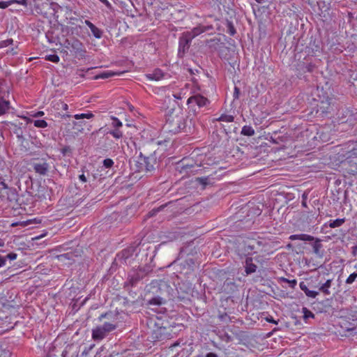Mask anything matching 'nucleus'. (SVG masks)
Instances as JSON below:
<instances>
[{"label": "nucleus", "instance_id": "7ed1b4c3", "mask_svg": "<svg viewBox=\"0 0 357 357\" xmlns=\"http://www.w3.org/2000/svg\"><path fill=\"white\" fill-rule=\"evenodd\" d=\"M209 102H210L209 100L206 98H205L201 95L192 96L190 97L187 100V103L188 105L195 103L199 107H203L207 106L209 104Z\"/></svg>", "mask_w": 357, "mask_h": 357}, {"label": "nucleus", "instance_id": "dca6fc26", "mask_svg": "<svg viewBox=\"0 0 357 357\" xmlns=\"http://www.w3.org/2000/svg\"><path fill=\"white\" fill-rule=\"evenodd\" d=\"M71 48L76 52V53H80L84 52L83 50V45L82 43L78 40H74L71 44H70Z\"/></svg>", "mask_w": 357, "mask_h": 357}, {"label": "nucleus", "instance_id": "4c0bfd02", "mask_svg": "<svg viewBox=\"0 0 357 357\" xmlns=\"http://www.w3.org/2000/svg\"><path fill=\"white\" fill-rule=\"evenodd\" d=\"M158 300H159L158 298H153V299L150 301V303H151V304H153V305H160V304H161V302H160Z\"/></svg>", "mask_w": 357, "mask_h": 357}, {"label": "nucleus", "instance_id": "aec40b11", "mask_svg": "<svg viewBox=\"0 0 357 357\" xmlns=\"http://www.w3.org/2000/svg\"><path fill=\"white\" fill-rule=\"evenodd\" d=\"M234 118L231 115L222 114L219 118L216 119V121L230 123L234 121Z\"/></svg>", "mask_w": 357, "mask_h": 357}, {"label": "nucleus", "instance_id": "72a5a7b5", "mask_svg": "<svg viewBox=\"0 0 357 357\" xmlns=\"http://www.w3.org/2000/svg\"><path fill=\"white\" fill-rule=\"evenodd\" d=\"M45 114L44 112L38 111L37 112H33L30 116L34 118L43 116Z\"/></svg>", "mask_w": 357, "mask_h": 357}, {"label": "nucleus", "instance_id": "58836bf2", "mask_svg": "<svg viewBox=\"0 0 357 357\" xmlns=\"http://www.w3.org/2000/svg\"><path fill=\"white\" fill-rule=\"evenodd\" d=\"M9 3L6 1H0V8H6L8 6Z\"/></svg>", "mask_w": 357, "mask_h": 357}, {"label": "nucleus", "instance_id": "7c9ffc66", "mask_svg": "<svg viewBox=\"0 0 357 357\" xmlns=\"http://www.w3.org/2000/svg\"><path fill=\"white\" fill-rule=\"evenodd\" d=\"M348 158H357V148H354L349 151Z\"/></svg>", "mask_w": 357, "mask_h": 357}, {"label": "nucleus", "instance_id": "20e7f679", "mask_svg": "<svg viewBox=\"0 0 357 357\" xmlns=\"http://www.w3.org/2000/svg\"><path fill=\"white\" fill-rule=\"evenodd\" d=\"M333 278H328L325 281L321 280L319 282V292L322 293L325 296H329L332 294L331 290Z\"/></svg>", "mask_w": 357, "mask_h": 357}, {"label": "nucleus", "instance_id": "c756f323", "mask_svg": "<svg viewBox=\"0 0 357 357\" xmlns=\"http://www.w3.org/2000/svg\"><path fill=\"white\" fill-rule=\"evenodd\" d=\"M115 73H113V72H106V73H103L102 74H100L98 77L100 78H102V79H105V78H108V77H110L113 75H114Z\"/></svg>", "mask_w": 357, "mask_h": 357}, {"label": "nucleus", "instance_id": "a211bd4d", "mask_svg": "<svg viewBox=\"0 0 357 357\" xmlns=\"http://www.w3.org/2000/svg\"><path fill=\"white\" fill-rule=\"evenodd\" d=\"M344 222H345V218H338L336 220H330L328 225L331 228H335V227H340Z\"/></svg>", "mask_w": 357, "mask_h": 357}, {"label": "nucleus", "instance_id": "2eb2a0df", "mask_svg": "<svg viewBox=\"0 0 357 357\" xmlns=\"http://www.w3.org/2000/svg\"><path fill=\"white\" fill-rule=\"evenodd\" d=\"M27 123H33L34 126L36 127V128H45L46 127H47L48 124L45 121V120H33L30 118H26L25 117L24 118Z\"/></svg>", "mask_w": 357, "mask_h": 357}, {"label": "nucleus", "instance_id": "39448f33", "mask_svg": "<svg viewBox=\"0 0 357 357\" xmlns=\"http://www.w3.org/2000/svg\"><path fill=\"white\" fill-rule=\"evenodd\" d=\"M183 116L176 115L175 117H173L172 115L167 119V123L172 126V130L176 132L181 129V125L183 120Z\"/></svg>", "mask_w": 357, "mask_h": 357}, {"label": "nucleus", "instance_id": "09e8293b", "mask_svg": "<svg viewBox=\"0 0 357 357\" xmlns=\"http://www.w3.org/2000/svg\"><path fill=\"white\" fill-rule=\"evenodd\" d=\"M17 137H18L19 139H24V138H23V137H22V135H17Z\"/></svg>", "mask_w": 357, "mask_h": 357}, {"label": "nucleus", "instance_id": "0eeeda50", "mask_svg": "<svg viewBox=\"0 0 357 357\" xmlns=\"http://www.w3.org/2000/svg\"><path fill=\"white\" fill-rule=\"evenodd\" d=\"M146 78L150 81H159L165 77V73L159 68L145 75Z\"/></svg>", "mask_w": 357, "mask_h": 357}, {"label": "nucleus", "instance_id": "bb28decb", "mask_svg": "<svg viewBox=\"0 0 357 357\" xmlns=\"http://www.w3.org/2000/svg\"><path fill=\"white\" fill-rule=\"evenodd\" d=\"M13 43V40L10 38L0 41V49L8 47Z\"/></svg>", "mask_w": 357, "mask_h": 357}, {"label": "nucleus", "instance_id": "f8f14e48", "mask_svg": "<svg viewBox=\"0 0 357 357\" xmlns=\"http://www.w3.org/2000/svg\"><path fill=\"white\" fill-rule=\"evenodd\" d=\"M84 23L89 26L92 34L96 38H100L102 35V31L96 27L92 22L89 20H85Z\"/></svg>", "mask_w": 357, "mask_h": 357}, {"label": "nucleus", "instance_id": "4be33fe9", "mask_svg": "<svg viewBox=\"0 0 357 357\" xmlns=\"http://www.w3.org/2000/svg\"><path fill=\"white\" fill-rule=\"evenodd\" d=\"M108 134L112 135L116 139H120L123 137V132L119 129H114L108 132Z\"/></svg>", "mask_w": 357, "mask_h": 357}, {"label": "nucleus", "instance_id": "6e6552de", "mask_svg": "<svg viewBox=\"0 0 357 357\" xmlns=\"http://www.w3.org/2000/svg\"><path fill=\"white\" fill-rule=\"evenodd\" d=\"M33 167L37 174L45 176L47 174L50 166L47 162H43L42 163H34Z\"/></svg>", "mask_w": 357, "mask_h": 357}, {"label": "nucleus", "instance_id": "a878e982", "mask_svg": "<svg viewBox=\"0 0 357 357\" xmlns=\"http://www.w3.org/2000/svg\"><path fill=\"white\" fill-rule=\"evenodd\" d=\"M112 126L115 128V129H119V128L122 127L123 124L122 122L116 117H112Z\"/></svg>", "mask_w": 357, "mask_h": 357}, {"label": "nucleus", "instance_id": "9d476101", "mask_svg": "<svg viewBox=\"0 0 357 357\" xmlns=\"http://www.w3.org/2000/svg\"><path fill=\"white\" fill-rule=\"evenodd\" d=\"M252 261V258L251 257H248L245 259V271L247 275L255 273L257 271V266L255 264H253Z\"/></svg>", "mask_w": 357, "mask_h": 357}, {"label": "nucleus", "instance_id": "9b49d317", "mask_svg": "<svg viewBox=\"0 0 357 357\" xmlns=\"http://www.w3.org/2000/svg\"><path fill=\"white\" fill-rule=\"evenodd\" d=\"M299 287L303 291L305 295L309 298H315L319 295V291L310 290L304 282H301Z\"/></svg>", "mask_w": 357, "mask_h": 357}, {"label": "nucleus", "instance_id": "473e14b6", "mask_svg": "<svg viewBox=\"0 0 357 357\" xmlns=\"http://www.w3.org/2000/svg\"><path fill=\"white\" fill-rule=\"evenodd\" d=\"M17 256V255L16 253L10 252L6 256V259H9V260H15V259H16Z\"/></svg>", "mask_w": 357, "mask_h": 357}, {"label": "nucleus", "instance_id": "f03ea898", "mask_svg": "<svg viewBox=\"0 0 357 357\" xmlns=\"http://www.w3.org/2000/svg\"><path fill=\"white\" fill-rule=\"evenodd\" d=\"M191 38L184 32L179 38L178 52L179 56L182 57L186 51L188 50L191 43Z\"/></svg>", "mask_w": 357, "mask_h": 357}, {"label": "nucleus", "instance_id": "de8ad7c7", "mask_svg": "<svg viewBox=\"0 0 357 357\" xmlns=\"http://www.w3.org/2000/svg\"><path fill=\"white\" fill-rule=\"evenodd\" d=\"M10 52H12L13 54H16V52L14 51V49L12 48Z\"/></svg>", "mask_w": 357, "mask_h": 357}, {"label": "nucleus", "instance_id": "f257e3e1", "mask_svg": "<svg viewBox=\"0 0 357 357\" xmlns=\"http://www.w3.org/2000/svg\"><path fill=\"white\" fill-rule=\"evenodd\" d=\"M98 320L102 322V325L96 326L92 330V338L95 341L104 339L118 327L119 324L118 315L112 312L100 314Z\"/></svg>", "mask_w": 357, "mask_h": 357}, {"label": "nucleus", "instance_id": "79ce46f5", "mask_svg": "<svg viewBox=\"0 0 357 357\" xmlns=\"http://www.w3.org/2000/svg\"><path fill=\"white\" fill-rule=\"evenodd\" d=\"M79 178L81 181H82L84 183L86 182V181H87L84 174L79 175Z\"/></svg>", "mask_w": 357, "mask_h": 357}, {"label": "nucleus", "instance_id": "f704fd0d", "mask_svg": "<svg viewBox=\"0 0 357 357\" xmlns=\"http://www.w3.org/2000/svg\"><path fill=\"white\" fill-rule=\"evenodd\" d=\"M239 93H240V90H239V89L238 87L236 86L234 88V99L238 98Z\"/></svg>", "mask_w": 357, "mask_h": 357}, {"label": "nucleus", "instance_id": "6ab92c4d", "mask_svg": "<svg viewBox=\"0 0 357 357\" xmlns=\"http://www.w3.org/2000/svg\"><path fill=\"white\" fill-rule=\"evenodd\" d=\"M279 280L280 282H286L289 284V287L294 289L296 285L297 284V280H295V279H293V280H289L286 278H284V277H281L279 278Z\"/></svg>", "mask_w": 357, "mask_h": 357}, {"label": "nucleus", "instance_id": "2f4dec72", "mask_svg": "<svg viewBox=\"0 0 357 357\" xmlns=\"http://www.w3.org/2000/svg\"><path fill=\"white\" fill-rule=\"evenodd\" d=\"M197 181L202 185H206L208 184V178L206 177H199L197 178Z\"/></svg>", "mask_w": 357, "mask_h": 357}, {"label": "nucleus", "instance_id": "f3484780", "mask_svg": "<svg viewBox=\"0 0 357 357\" xmlns=\"http://www.w3.org/2000/svg\"><path fill=\"white\" fill-rule=\"evenodd\" d=\"M241 133L243 135L250 137L255 135V130L250 126H244Z\"/></svg>", "mask_w": 357, "mask_h": 357}, {"label": "nucleus", "instance_id": "a18cd8bd", "mask_svg": "<svg viewBox=\"0 0 357 357\" xmlns=\"http://www.w3.org/2000/svg\"><path fill=\"white\" fill-rule=\"evenodd\" d=\"M61 107L63 110H67L68 109V105L66 103L61 102Z\"/></svg>", "mask_w": 357, "mask_h": 357}, {"label": "nucleus", "instance_id": "37998d69", "mask_svg": "<svg viewBox=\"0 0 357 357\" xmlns=\"http://www.w3.org/2000/svg\"><path fill=\"white\" fill-rule=\"evenodd\" d=\"M351 249H352V254H353V255L356 256V254H357V245L353 246L351 248Z\"/></svg>", "mask_w": 357, "mask_h": 357}, {"label": "nucleus", "instance_id": "1a4fd4ad", "mask_svg": "<svg viewBox=\"0 0 357 357\" xmlns=\"http://www.w3.org/2000/svg\"><path fill=\"white\" fill-rule=\"evenodd\" d=\"M142 161V164L145 167V170L146 172H151L154 169V165L156 163V158L154 156L144 157Z\"/></svg>", "mask_w": 357, "mask_h": 357}, {"label": "nucleus", "instance_id": "ddd939ff", "mask_svg": "<svg viewBox=\"0 0 357 357\" xmlns=\"http://www.w3.org/2000/svg\"><path fill=\"white\" fill-rule=\"evenodd\" d=\"M289 238L291 241L300 240L303 241H312L314 239V236L305 234H292Z\"/></svg>", "mask_w": 357, "mask_h": 357}, {"label": "nucleus", "instance_id": "5701e85b", "mask_svg": "<svg viewBox=\"0 0 357 357\" xmlns=\"http://www.w3.org/2000/svg\"><path fill=\"white\" fill-rule=\"evenodd\" d=\"M303 319L307 320L309 318H313L314 314L307 307H303Z\"/></svg>", "mask_w": 357, "mask_h": 357}, {"label": "nucleus", "instance_id": "3c124183", "mask_svg": "<svg viewBox=\"0 0 357 357\" xmlns=\"http://www.w3.org/2000/svg\"><path fill=\"white\" fill-rule=\"evenodd\" d=\"M234 33H235V31H234V30H231V35H234Z\"/></svg>", "mask_w": 357, "mask_h": 357}, {"label": "nucleus", "instance_id": "ea45409f", "mask_svg": "<svg viewBox=\"0 0 357 357\" xmlns=\"http://www.w3.org/2000/svg\"><path fill=\"white\" fill-rule=\"evenodd\" d=\"M101 3L105 4L107 8H111L112 5L108 0H99Z\"/></svg>", "mask_w": 357, "mask_h": 357}, {"label": "nucleus", "instance_id": "412c9836", "mask_svg": "<svg viewBox=\"0 0 357 357\" xmlns=\"http://www.w3.org/2000/svg\"><path fill=\"white\" fill-rule=\"evenodd\" d=\"M94 115L91 112L88 113H82V114H77L74 115V118L75 119H92Z\"/></svg>", "mask_w": 357, "mask_h": 357}, {"label": "nucleus", "instance_id": "423d86ee", "mask_svg": "<svg viewBox=\"0 0 357 357\" xmlns=\"http://www.w3.org/2000/svg\"><path fill=\"white\" fill-rule=\"evenodd\" d=\"M211 29H213L212 26L199 25L197 26V27H195L190 31H186L185 33L191 38V40H192L194 38L199 36V34Z\"/></svg>", "mask_w": 357, "mask_h": 357}, {"label": "nucleus", "instance_id": "49530a36", "mask_svg": "<svg viewBox=\"0 0 357 357\" xmlns=\"http://www.w3.org/2000/svg\"><path fill=\"white\" fill-rule=\"evenodd\" d=\"M266 320L268 321V322H271V323H274V324H277V322L273 319V317H267L266 318Z\"/></svg>", "mask_w": 357, "mask_h": 357}, {"label": "nucleus", "instance_id": "4468645a", "mask_svg": "<svg viewBox=\"0 0 357 357\" xmlns=\"http://www.w3.org/2000/svg\"><path fill=\"white\" fill-rule=\"evenodd\" d=\"M10 109V102L0 97V116L5 114Z\"/></svg>", "mask_w": 357, "mask_h": 357}, {"label": "nucleus", "instance_id": "603ef678", "mask_svg": "<svg viewBox=\"0 0 357 357\" xmlns=\"http://www.w3.org/2000/svg\"><path fill=\"white\" fill-rule=\"evenodd\" d=\"M3 245V243L0 240V246H2Z\"/></svg>", "mask_w": 357, "mask_h": 357}, {"label": "nucleus", "instance_id": "b1692460", "mask_svg": "<svg viewBox=\"0 0 357 357\" xmlns=\"http://www.w3.org/2000/svg\"><path fill=\"white\" fill-rule=\"evenodd\" d=\"M322 248V245L320 243L319 240H317L313 245V251L316 255H320V250Z\"/></svg>", "mask_w": 357, "mask_h": 357}, {"label": "nucleus", "instance_id": "cd10ccee", "mask_svg": "<svg viewBox=\"0 0 357 357\" xmlns=\"http://www.w3.org/2000/svg\"><path fill=\"white\" fill-rule=\"evenodd\" d=\"M356 278H357V273L354 272V273H351L346 280V283L347 284L353 283L355 281Z\"/></svg>", "mask_w": 357, "mask_h": 357}, {"label": "nucleus", "instance_id": "8fccbe9b", "mask_svg": "<svg viewBox=\"0 0 357 357\" xmlns=\"http://www.w3.org/2000/svg\"><path fill=\"white\" fill-rule=\"evenodd\" d=\"M63 116L64 118H65V117H70V114H64Z\"/></svg>", "mask_w": 357, "mask_h": 357}, {"label": "nucleus", "instance_id": "393cba45", "mask_svg": "<svg viewBox=\"0 0 357 357\" xmlns=\"http://www.w3.org/2000/svg\"><path fill=\"white\" fill-rule=\"evenodd\" d=\"M45 59L53 63H58L59 61V57L56 54H50L45 56Z\"/></svg>", "mask_w": 357, "mask_h": 357}, {"label": "nucleus", "instance_id": "a19ab883", "mask_svg": "<svg viewBox=\"0 0 357 357\" xmlns=\"http://www.w3.org/2000/svg\"><path fill=\"white\" fill-rule=\"evenodd\" d=\"M307 196L304 194L303 195V201H302V206L303 207L307 208V202H306Z\"/></svg>", "mask_w": 357, "mask_h": 357}, {"label": "nucleus", "instance_id": "c03bdc74", "mask_svg": "<svg viewBox=\"0 0 357 357\" xmlns=\"http://www.w3.org/2000/svg\"><path fill=\"white\" fill-rule=\"evenodd\" d=\"M206 357H218V355L215 353H208L206 355Z\"/></svg>", "mask_w": 357, "mask_h": 357}, {"label": "nucleus", "instance_id": "c85d7f7f", "mask_svg": "<svg viewBox=\"0 0 357 357\" xmlns=\"http://www.w3.org/2000/svg\"><path fill=\"white\" fill-rule=\"evenodd\" d=\"M114 165V161L110 158H107L103 160V165L106 168H111Z\"/></svg>", "mask_w": 357, "mask_h": 357}, {"label": "nucleus", "instance_id": "e433bc0d", "mask_svg": "<svg viewBox=\"0 0 357 357\" xmlns=\"http://www.w3.org/2000/svg\"><path fill=\"white\" fill-rule=\"evenodd\" d=\"M173 96L176 98V99H178V100H181L183 98V96H182V93L181 92H179V93H174L173 94Z\"/></svg>", "mask_w": 357, "mask_h": 357}, {"label": "nucleus", "instance_id": "c9c22d12", "mask_svg": "<svg viewBox=\"0 0 357 357\" xmlns=\"http://www.w3.org/2000/svg\"><path fill=\"white\" fill-rule=\"evenodd\" d=\"M6 257L0 256V268L6 264Z\"/></svg>", "mask_w": 357, "mask_h": 357}]
</instances>
